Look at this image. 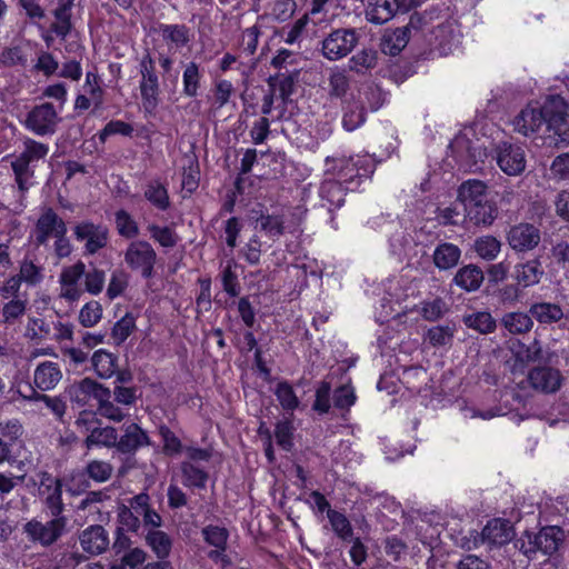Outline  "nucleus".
Returning a JSON list of instances; mask_svg holds the SVG:
<instances>
[{"instance_id":"f257e3e1","label":"nucleus","mask_w":569,"mask_h":569,"mask_svg":"<svg viewBox=\"0 0 569 569\" xmlns=\"http://www.w3.org/2000/svg\"><path fill=\"white\" fill-rule=\"evenodd\" d=\"M376 168L370 154L356 157H328L325 162V180L320 187L322 206L329 211L345 202V191L350 189L355 178L369 177Z\"/></svg>"},{"instance_id":"f03ea898","label":"nucleus","mask_w":569,"mask_h":569,"mask_svg":"<svg viewBox=\"0 0 569 569\" xmlns=\"http://www.w3.org/2000/svg\"><path fill=\"white\" fill-rule=\"evenodd\" d=\"M390 299H382L381 310L377 312V320L381 323L389 319L402 322V317L408 315H421L427 320H436L445 312L446 306L440 299L425 303L420 310L417 309L418 305L415 300L418 293V283L413 280L401 279L397 281L396 286L390 287ZM417 319L418 316L411 318V320Z\"/></svg>"},{"instance_id":"7ed1b4c3","label":"nucleus","mask_w":569,"mask_h":569,"mask_svg":"<svg viewBox=\"0 0 569 569\" xmlns=\"http://www.w3.org/2000/svg\"><path fill=\"white\" fill-rule=\"evenodd\" d=\"M458 200L475 224L490 226L497 218V206L489 196L487 184L480 180L469 179L462 182L458 188Z\"/></svg>"},{"instance_id":"20e7f679","label":"nucleus","mask_w":569,"mask_h":569,"mask_svg":"<svg viewBox=\"0 0 569 569\" xmlns=\"http://www.w3.org/2000/svg\"><path fill=\"white\" fill-rule=\"evenodd\" d=\"M470 136H473V130L471 128L465 129L455 137L450 143V149L461 168L477 171L482 168L488 157L487 146L479 139L472 141Z\"/></svg>"},{"instance_id":"39448f33","label":"nucleus","mask_w":569,"mask_h":569,"mask_svg":"<svg viewBox=\"0 0 569 569\" xmlns=\"http://www.w3.org/2000/svg\"><path fill=\"white\" fill-rule=\"evenodd\" d=\"M552 98L561 97L549 96L542 104L537 101L528 103L512 120L513 129L526 137L536 133L543 124L548 129V119L555 113V110H548Z\"/></svg>"},{"instance_id":"423d86ee","label":"nucleus","mask_w":569,"mask_h":569,"mask_svg":"<svg viewBox=\"0 0 569 569\" xmlns=\"http://www.w3.org/2000/svg\"><path fill=\"white\" fill-rule=\"evenodd\" d=\"M562 538L563 533L558 526H549L541 529L538 535L526 531L518 539L517 546L528 557L539 550L549 555L558 549Z\"/></svg>"},{"instance_id":"0eeeda50","label":"nucleus","mask_w":569,"mask_h":569,"mask_svg":"<svg viewBox=\"0 0 569 569\" xmlns=\"http://www.w3.org/2000/svg\"><path fill=\"white\" fill-rule=\"evenodd\" d=\"M81 432L88 433L86 446L88 449L93 447H117L118 433L112 427H100L93 413L83 411L76 421Z\"/></svg>"},{"instance_id":"6e6552de","label":"nucleus","mask_w":569,"mask_h":569,"mask_svg":"<svg viewBox=\"0 0 569 569\" xmlns=\"http://www.w3.org/2000/svg\"><path fill=\"white\" fill-rule=\"evenodd\" d=\"M358 43V36L353 29H337L330 32L321 44L325 58L336 61L348 56Z\"/></svg>"},{"instance_id":"1a4fd4ad","label":"nucleus","mask_w":569,"mask_h":569,"mask_svg":"<svg viewBox=\"0 0 569 569\" xmlns=\"http://www.w3.org/2000/svg\"><path fill=\"white\" fill-rule=\"evenodd\" d=\"M495 159L500 170L511 177L521 174L527 164L525 150L509 141H501L496 146Z\"/></svg>"},{"instance_id":"9d476101","label":"nucleus","mask_w":569,"mask_h":569,"mask_svg":"<svg viewBox=\"0 0 569 569\" xmlns=\"http://www.w3.org/2000/svg\"><path fill=\"white\" fill-rule=\"evenodd\" d=\"M156 258L153 248L146 241L131 242L124 253L127 264L132 270L140 272L143 278L152 276Z\"/></svg>"},{"instance_id":"9b49d317","label":"nucleus","mask_w":569,"mask_h":569,"mask_svg":"<svg viewBox=\"0 0 569 569\" xmlns=\"http://www.w3.org/2000/svg\"><path fill=\"white\" fill-rule=\"evenodd\" d=\"M553 109L555 113L548 119V132L555 137L556 143H569L568 104L563 98H552L548 110Z\"/></svg>"},{"instance_id":"f8f14e48","label":"nucleus","mask_w":569,"mask_h":569,"mask_svg":"<svg viewBox=\"0 0 569 569\" xmlns=\"http://www.w3.org/2000/svg\"><path fill=\"white\" fill-rule=\"evenodd\" d=\"M429 42L433 44L441 54H448L459 43L460 30L452 20L439 21L431 27Z\"/></svg>"},{"instance_id":"ddd939ff","label":"nucleus","mask_w":569,"mask_h":569,"mask_svg":"<svg viewBox=\"0 0 569 569\" xmlns=\"http://www.w3.org/2000/svg\"><path fill=\"white\" fill-rule=\"evenodd\" d=\"M507 240L517 252L530 251L540 242V231L530 223H518L510 228Z\"/></svg>"},{"instance_id":"4468645a","label":"nucleus","mask_w":569,"mask_h":569,"mask_svg":"<svg viewBox=\"0 0 569 569\" xmlns=\"http://www.w3.org/2000/svg\"><path fill=\"white\" fill-rule=\"evenodd\" d=\"M64 526L66 519L57 517L44 525L37 520H31L26 525L24 529L31 539L42 545H51L61 536Z\"/></svg>"},{"instance_id":"2eb2a0df","label":"nucleus","mask_w":569,"mask_h":569,"mask_svg":"<svg viewBox=\"0 0 569 569\" xmlns=\"http://www.w3.org/2000/svg\"><path fill=\"white\" fill-rule=\"evenodd\" d=\"M57 120L54 108L50 103H43L29 112L26 126L37 134H47L54 131Z\"/></svg>"},{"instance_id":"dca6fc26","label":"nucleus","mask_w":569,"mask_h":569,"mask_svg":"<svg viewBox=\"0 0 569 569\" xmlns=\"http://www.w3.org/2000/svg\"><path fill=\"white\" fill-rule=\"evenodd\" d=\"M84 271L86 266L81 261H78L77 263L70 267H66L62 269L59 279L61 287L60 296L62 298L70 301H76L81 297L82 290L79 286V281L83 277Z\"/></svg>"},{"instance_id":"f3484780","label":"nucleus","mask_w":569,"mask_h":569,"mask_svg":"<svg viewBox=\"0 0 569 569\" xmlns=\"http://www.w3.org/2000/svg\"><path fill=\"white\" fill-rule=\"evenodd\" d=\"M34 233L37 242L39 244H44L50 238L64 236L67 233V227L63 220L60 219L56 212L51 209H47L38 219Z\"/></svg>"},{"instance_id":"a211bd4d","label":"nucleus","mask_w":569,"mask_h":569,"mask_svg":"<svg viewBox=\"0 0 569 569\" xmlns=\"http://www.w3.org/2000/svg\"><path fill=\"white\" fill-rule=\"evenodd\" d=\"M38 493L43 497L53 516H58L62 510L61 482L47 472L38 475Z\"/></svg>"},{"instance_id":"6ab92c4d","label":"nucleus","mask_w":569,"mask_h":569,"mask_svg":"<svg viewBox=\"0 0 569 569\" xmlns=\"http://www.w3.org/2000/svg\"><path fill=\"white\" fill-rule=\"evenodd\" d=\"M76 239L86 241V250L94 253L107 243L108 231L102 226H96L90 222H81L74 228Z\"/></svg>"},{"instance_id":"aec40b11","label":"nucleus","mask_w":569,"mask_h":569,"mask_svg":"<svg viewBox=\"0 0 569 569\" xmlns=\"http://www.w3.org/2000/svg\"><path fill=\"white\" fill-rule=\"evenodd\" d=\"M529 381L532 388L542 392H556L562 382L560 372L552 368H536L529 373Z\"/></svg>"},{"instance_id":"412c9836","label":"nucleus","mask_w":569,"mask_h":569,"mask_svg":"<svg viewBox=\"0 0 569 569\" xmlns=\"http://www.w3.org/2000/svg\"><path fill=\"white\" fill-rule=\"evenodd\" d=\"M82 549L90 555H100L109 546L108 533L101 526H90L79 537Z\"/></svg>"},{"instance_id":"4be33fe9","label":"nucleus","mask_w":569,"mask_h":569,"mask_svg":"<svg viewBox=\"0 0 569 569\" xmlns=\"http://www.w3.org/2000/svg\"><path fill=\"white\" fill-rule=\"evenodd\" d=\"M398 8V0H368L366 17L370 22L381 24L389 21Z\"/></svg>"},{"instance_id":"5701e85b","label":"nucleus","mask_w":569,"mask_h":569,"mask_svg":"<svg viewBox=\"0 0 569 569\" xmlns=\"http://www.w3.org/2000/svg\"><path fill=\"white\" fill-rule=\"evenodd\" d=\"M543 276V269L539 260H530L523 263H518L515 267L513 277L518 286L528 288L536 286L540 282Z\"/></svg>"},{"instance_id":"b1692460","label":"nucleus","mask_w":569,"mask_h":569,"mask_svg":"<svg viewBox=\"0 0 569 569\" xmlns=\"http://www.w3.org/2000/svg\"><path fill=\"white\" fill-rule=\"evenodd\" d=\"M61 378L62 372L58 363L52 361H44L34 370V383L43 391L52 390Z\"/></svg>"},{"instance_id":"393cba45","label":"nucleus","mask_w":569,"mask_h":569,"mask_svg":"<svg viewBox=\"0 0 569 569\" xmlns=\"http://www.w3.org/2000/svg\"><path fill=\"white\" fill-rule=\"evenodd\" d=\"M513 537L512 528L507 520H490L482 530V538L491 545H505Z\"/></svg>"},{"instance_id":"a878e982","label":"nucleus","mask_w":569,"mask_h":569,"mask_svg":"<svg viewBox=\"0 0 569 569\" xmlns=\"http://www.w3.org/2000/svg\"><path fill=\"white\" fill-rule=\"evenodd\" d=\"M73 390L76 400L82 403H87L91 398L99 401L111 397L109 389L88 378L73 387Z\"/></svg>"},{"instance_id":"bb28decb","label":"nucleus","mask_w":569,"mask_h":569,"mask_svg":"<svg viewBox=\"0 0 569 569\" xmlns=\"http://www.w3.org/2000/svg\"><path fill=\"white\" fill-rule=\"evenodd\" d=\"M149 443L146 432L136 423L126 428L124 435L118 439L117 448L121 452H132Z\"/></svg>"},{"instance_id":"cd10ccee","label":"nucleus","mask_w":569,"mask_h":569,"mask_svg":"<svg viewBox=\"0 0 569 569\" xmlns=\"http://www.w3.org/2000/svg\"><path fill=\"white\" fill-rule=\"evenodd\" d=\"M483 281V272L482 270L475 266L468 264L459 269L455 277V282L460 288L467 291H475L479 289Z\"/></svg>"},{"instance_id":"c85d7f7f","label":"nucleus","mask_w":569,"mask_h":569,"mask_svg":"<svg viewBox=\"0 0 569 569\" xmlns=\"http://www.w3.org/2000/svg\"><path fill=\"white\" fill-rule=\"evenodd\" d=\"M460 256L461 251L456 244L445 242L435 249L433 261L439 269L447 270L458 263Z\"/></svg>"},{"instance_id":"c756f323","label":"nucleus","mask_w":569,"mask_h":569,"mask_svg":"<svg viewBox=\"0 0 569 569\" xmlns=\"http://www.w3.org/2000/svg\"><path fill=\"white\" fill-rule=\"evenodd\" d=\"M409 41V28H398L388 30L382 39L383 52L396 56L398 54Z\"/></svg>"},{"instance_id":"7c9ffc66","label":"nucleus","mask_w":569,"mask_h":569,"mask_svg":"<svg viewBox=\"0 0 569 569\" xmlns=\"http://www.w3.org/2000/svg\"><path fill=\"white\" fill-rule=\"evenodd\" d=\"M530 313L540 323L550 325L563 317V311L557 303L538 302L530 307Z\"/></svg>"},{"instance_id":"2f4dec72","label":"nucleus","mask_w":569,"mask_h":569,"mask_svg":"<svg viewBox=\"0 0 569 569\" xmlns=\"http://www.w3.org/2000/svg\"><path fill=\"white\" fill-rule=\"evenodd\" d=\"M92 366L99 377L107 379L116 372V358L112 353L100 349L92 356Z\"/></svg>"},{"instance_id":"473e14b6","label":"nucleus","mask_w":569,"mask_h":569,"mask_svg":"<svg viewBox=\"0 0 569 569\" xmlns=\"http://www.w3.org/2000/svg\"><path fill=\"white\" fill-rule=\"evenodd\" d=\"M148 546L159 559H164L171 551V539L160 530H151L146 537Z\"/></svg>"},{"instance_id":"72a5a7b5","label":"nucleus","mask_w":569,"mask_h":569,"mask_svg":"<svg viewBox=\"0 0 569 569\" xmlns=\"http://www.w3.org/2000/svg\"><path fill=\"white\" fill-rule=\"evenodd\" d=\"M477 254L485 260L496 259L501 250V242L492 236H482L473 243Z\"/></svg>"},{"instance_id":"f704fd0d","label":"nucleus","mask_w":569,"mask_h":569,"mask_svg":"<svg viewBox=\"0 0 569 569\" xmlns=\"http://www.w3.org/2000/svg\"><path fill=\"white\" fill-rule=\"evenodd\" d=\"M502 325L510 333H523L531 329V317L525 312H510L503 316Z\"/></svg>"},{"instance_id":"c9c22d12","label":"nucleus","mask_w":569,"mask_h":569,"mask_svg":"<svg viewBox=\"0 0 569 569\" xmlns=\"http://www.w3.org/2000/svg\"><path fill=\"white\" fill-rule=\"evenodd\" d=\"M463 322L480 333H490L496 329V321L489 312L480 311L468 315L463 318Z\"/></svg>"},{"instance_id":"e433bc0d","label":"nucleus","mask_w":569,"mask_h":569,"mask_svg":"<svg viewBox=\"0 0 569 569\" xmlns=\"http://www.w3.org/2000/svg\"><path fill=\"white\" fill-rule=\"evenodd\" d=\"M377 57V51L363 49L350 58L349 68L358 73L366 72L376 66Z\"/></svg>"},{"instance_id":"4c0bfd02","label":"nucleus","mask_w":569,"mask_h":569,"mask_svg":"<svg viewBox=\"0 0 569 569\" xmlns=\"http://www.w3.org/2000/svg\"><path fill=\"white\" fill-rule=\"evenodd\" d=\"M103 309L100 302L91 300L79 311V322L86 327H94L102 319Z\"/></svg>"},{"instance_id":"58836bf2","label":"nucleus","mask_w":569,"mask_h":569,"mask_svg":"<svg viewBox=\"0 0 569 569\" xmlns=\"http://www.w3.org/2000/svg\"><path fill=\"white\" fill-rule=\"evenodd\" d=\"M452 338L453 330L450 327L436 326L427 331L425 341L433 347H445L451 343Z\"/></svg>"},{"instance_id":"ea45409f","label":"nucleus","mask_w":569,"mask_h":569,"mask_svg":"<svg viewBox=\"0 0 569 569\" xmlns=\"http://www.w3.org/2000/svg\"><path fill=\"white\" fill-rule=\"evenodd\" d=\"M144 196L152 204L159 209H166L169 204V198L166 188L157 181H152L147 186Z\"/></svg>"},{"instance_id":"a19ab883","label":"nucleus","mask_w":569,"mask_h":569,"mask_svg":"<svg viewBox=\"0 0 569 569\" xmlns=\"http://www.w3.org/2000/svg\"><path fill=\"white\" fill-rule=\"evenodd\" d=\"M183 475V483L188 487H199L202 488L206 486L208 476L204 471L199 468H196L189 462H184L181 467Z\"/></svg>"},{"instance_id":"79ce46f5","label":"nucleus","mask_w":569,"mask_h":569,"mask_svg":"<svg viewBox=\"0 0 569 569\" xmlns=\"http://www.w3.org/2000/svg\"><path fill=\"white\" fill-rule=\"evenodd\" d=\"M199 68L194 62L187 64L183 71V92L188 97H194L199 87Z\"/></svg>"},{"instance_id":"37998d69","label":"nucleus","mask_w":569,"mask_h":569,"mask_svg":"<svg viewBox=\"0 0 569 569\" xmlns=\"http://www.w3.org/2000/svg\"><path fill=\"white\" fill-rule=\"evenodd\" d=\"M116 226L118 232L126 238H133L139 232L137 222L124 210H120L116 213Z\"/></svg>"},{"instance_id":"c03bdc74","label":"nucleus","mask_w":569,"mask_h":569,"mask_svg":"<svg viewBox=\"0 0 569 569\" xmlns=\"http://www.w3.org/2000/svg\"><path fill=\"white\" fill-rule=\"evenodd\" d=\"M32 163L23 153L16 158L12 162V169L16 174V180L21 190L28 189L29 182V166Z\"/></svg>"},{"instance_id":"a18cd8bd","label":"nucleus","mask_w":569,"mask_h":569,"mask_svg":"<svg viewBox=\"0 0 569 569\" xmlns=\"http://www.w3.org/2000/svg\"><path fill=\"white\" fill-rule=\"evenodd\" d=\"M86 92L91 97L92 103L100 107L102 103L103 90L101 88L100 78L94 71H88L83 86Z\"/></svg>"},{"instance_id":"49530a36","label":"nucleus","mask_w":569,"mask_h":569,"mask_svg":"<svg viewBox=\"0 0 569 569\" xmlns=\"http://www.w3.org/2000/svg\"><path fill=\"white\" fill-rule=\"evenodd\" d=\"M257 228L264 231L267 236L271 238H278L283 232V222L277 216H261L257 220Z\"/></svg>"},{"instance_id":"de8ad7c7","label":"nucleus","mask_w":569,"mask_h":569,"mask_svg":"<svg viewBox=\"0 0 569 569\" xmlns=\"http://www.w3.org/2000/svg\"><path fill=\"white\" fill-rule=\"evenodd\" d=\"M204 540L218 548L220 551L224 550L228 532L224 528L218 526H208L202 531Z\"/></svg>"},{"instance_id":"09e8293b","label":"nucleus","mask_w":569,"mask_h":569,"mask_svg":"<svg viewBox=\"0 0 569 569\" xmlns=\"http://www.w3.org/2000/svg\"><path fill=\"white\" fill-rule=\"evenodd\" d=\"M329 93L331 97L341 98L349 88V80L343 71L335 70L329 78Z\"/></svg>"},{"instance_id":"8fccbe9b","label":"nucleus","mask_w":569,"mask_h":569,"mask_svg":"<svg viewBox=\"0 0 569 569\" xmlns=\"http://www.w3.org/2000/svg\"><path fill=\"white\" fill-rule=\"evenodd\" d=\"M87 473L92 480L104 482L111 477L112 467L106 461L93 460L88 463Z\"/></svg>"},{"instance_id":"3c124183","label":"nucleus","mask_w":569,"mask_h":569,"mask_svg":"<svg viewBox=\"0 0 569 569\" xmlns=\"http://www.w3.org/2000/svg\"><path fill=\"white\" fill-rule=\"evenodd\" d=\"M83 277L86 290L89 293L97 296L102 291L106 281V276L102 270L92 269L88 272L84 271Z\"/></svg>"},{"instance_id":"603ef678","label":"nucleus","mask_w":569,"mask_h":569,"mask_svg":"<svg viewBox=\"0 0 569 569\" xmlns=\"http://www.w3.org/2000/svg\"><path fill=\"white\" fill-rule=\"evenodd\" d=\"M134 328V318L131 315H126L112 328V337L118 342H123L132 332Z\"/></svg>"},{"instance_id":"864d4df0","label":"nucleus","mask_w":569,"mask_h":569,"mask_svg":"<svg viewBox=\"0 0 569 569\" xmlns=\"http://www.w3.org/2000/svg\"><path fill=\"white\" fill-rule=\"evenodd\" d=\"M292 432L293 427L289 420L280 421L276 426L274 436L277 443L284 450H290L292 447Z\"/></svg>"},{"instance_id":"5fc2aeb1","label":"nucleus","mask_w":569,"mask_h":569,"mask_svg":"<svg viewBox=\"0 0 569 569\" xmlns=\"http://www.w3.org/2000/svg\"><path fill=\"white\" fill-rule=\"evenodd\" d=\"M162 34L177 47H182L189 41V30L184 26H164Z\"/></svg>"},{"instance_id":"6e6d98bb","label":"nucleus","mask_w":569,"mask_h":569,"mask_svg":"<svg viewBox=\"0 0 569 569\" xmlns=\"http://www.w3.org/2000/svg\"><path fill=\"white\" fill-rule=\"evenodd\" d=\"M328 518L335 532L341 538L351 536V526L348 519L340 512L328 510Z\"/></svg>"},{"instance_id":"4d7b16f0","label":"nucleus","mask_w":569,"mask_h":569,"mask_svg":"<svg viewBox=\"0 0 569 569\" xmlns=\"http://www.w3.org/2000/svg\"><path fill=\"white\" fill-rule=\"evenodd\" d=\"M56 22L53 23V31L64 38L71 30L70 22V9L68 8H57L54 10Z\"/></svg>"},{"instance_id":"13d9d810","label":"nucleus","mask_w":569,"mask_h":569,"mask_svg":"<svg viewBox=\"0 0 569 569\" xmlns=\"http://www.w3.org/2000/svg\"><path fill=\"white\" fill-rule=\"evenodd\" d=\"M149 230L151 237L162 247L170 248L177 243L178 238L170 228L150 226Z\"/></svg>"},{"instance_id":"bf43d9fd","label":"nucleus","mask_w":569,"mask_h":569,"mask_svg":"<svg viewBox=\"0 0 569 569\" xmlns=\"http://www.w3.org/2000/svg\"><path fill=\"white\" fill-rule=\"evenodd\" d=\"M157 78L152 76L141 83V94L147 109H152L157 104Z\"/></svg>"},{"instance_id":"052dcab7","label":"nucleus","mask_w":569,"mask_h":569,"mask_svg":"<svg viewBox=\"0 0 569 569\" xmlns=\"http://www.w3.org/2000/svg\"><path fill=\"white\" fill-rule=\"evenodd\" d=\"M128 284V277L122 271H114L111 276L108 289H107V296L110 300H113L114 298L119 297L126 289Z\"/></svg>"},{"instance_id":"680f3d73","label":"nucleus","mask_w":569,"mask_h":569,"mask_svg":"<svg viewBox=\"0 0 569 569\" xmlns=\"http://www.w3.org/2000/svg\"><path fill=\"white\" fill-rule=\"evenodd\" d=\"M26 399L43 401L46 406L59 418H61L66 412L64 402L57 397H49L42 393H38L36 391L32 392L31 397H24Z\"/></svg>"},{"instance_id":"e2e57ef3","label":"nucleus","mask_w":569,"mask_h":569,"mask_svg":"<svg viewBox=\"0 0 569 569\" xmlns=\"http://www.w3.org/2000/svg\"><path fill=\"white\" fill-rule=\"evenodd\" d=\"M276 395L284 409L292 410L298 406V399L288 383H279L276 389Z\"/></svg>"},{"instance_id":"0e129e2a","label":"nucleus","mask_w":569,"mask_h":569,"mask_svg":"<svg viewBox=\"0 0 569 569\" xmlns=\"http://www.w3.org/2000/svg\"><path fill=\"white\" fill-rule=\"evenodd\" d=\"M139 517L140 515H137L130 508L126 506L121 507L118 515L121 529L127 531H136L140 525Z\"/></svg>"},{"instance_id":"69168bd1","label":"nucleus","mask_w":569,"mask_h":569,"mask_svg":"<svg viewBox=\"0 0 569 569\" xmlns=\"http://www.w3.org/2000/svg\"><path fill=\"white\" fill-rule=\"evenodd\" d=\"M20 279L29 284H37L42 280L41 269L31 261H23L20 267Z\"/></svg>"},{"instance_id":"338daca9","label":"nucleus","mask_w":569,"mask_h":569,"mask_svg":"<svg viewBox=\"0 0 569 569\" xmlns=\"http://www.w3.org/2000/svg\"><path fill=\"white\" fill-rule=\"evenodd\" d=\"M550 172L556 179H569V153H562L555 158L550 167Z\"/></svg>"},{"instance_id":"774afa93","label":"nucleus","mask_w":569,"mask_h":569,"mask_svg":"<svg viewBox=\"0 0 569 569\" xmlns=\"http://www.w3.org/2000/svg\"><path fill=\"white\" fill-rule=\"evenodd\" d=\"M296 10V3L292 0H278L273 8L271 14L278 21H286L293 14Z\"/></svg>"}]
</instances>
